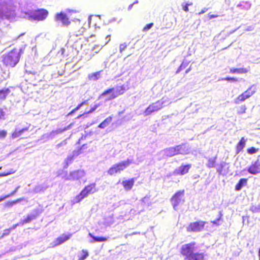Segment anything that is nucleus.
Returning a JSON list of instances; mask_svg holds the SVG:
<instances>
[{"label": "nucleus", "instance_id": "6ab92c4d", "mask_svg": "<svg viewBox=\"0 0 260 260\" xmlns=\"http://www.w3.org/2000/svg\"><path fill=\"white\" fill-rule=\"evenodd\" d=\"M10 92L9 88L0 89V101L5 100Z\"/></svg>", "mask_w": 260, "mask_h": 260}, {"label": "nucleus", "instance_id": "e433bc0d", "mask_svg": "<svg viewBox=\"0 0 260 260\" xmlns=\"http://www.w3.org/2000/svg\"><path fill=\"white\" fill-rule=\"evenodd\" d=\"M246 110V106L245 105H242L239 108L237 112L239 114H242L245 113Z\"/></svg>", "mask_w": 260, "mask_h": 260}, {"label": "nucleus", "instance_id": "0eeeda50", "mask_svg": "<svg viewBox=\"0 0 260 260\" xmlns=\"http://www.w3.org/2000/svg\"><path fill=\"white\" fill-rule=\"evenodd\" d=\"M206 221L197 220L189 223L186 226V231L188 233L200 232L204 229Z\"/></svg>", "mask_w": 260, "mask_h": 260}, {"label": "nucleus", "instance_id": "7c9ffc66", "mask_svg": "<svg viewBox=\"0 0 260 260\" xmlns=\"http://www.w3.org/2000/svg\"><path fill=\"white\" fill-rule=\"evenodd\" d=\"M100 72L92 73L88 75V79L90 80H96L100 78Z\"/></svg>", "mask_w": 260, "mask_h": 260}, {"label": "nucleus", "instance_id": "9b49d317", "mask_svg": "<svg viewBox=\"0 0 260 260\" xmlns=\"http://www.w3.org/2000/svg\"><path fill=\"white\" fill-rule=\"evenodd\" d=\"M72 236V234L69 233L68 234H62L61 236L56 238L53 243L52 244L51 247L54 248L55 247L64 242H66L68 240H69Z\"/></svg>", "mask_w": 260, "mask_h": 260}, {"label": "nucleus", "instance_id": "393cba45", "mask_svg": "<svg viewBox=\"0 0 260 260\" xmlns=\"http://www.w3.org/2000/svg\"><path fill=\"white\" fill-rule=\"evenodd\" d=\"M112 117L109 116L107 117L102 122H101L99 125L98 127L101 128H104L107 125H108L112 121Z\"/></svg>", "mask_w": 260, "mask_h": 260}, {"label": "nucleus", "instance_id": "0e129e2a", "mask_svg": "<svg viewBox=\"0 0 260 260\" xmlns=\"http://www.w3.org/2000/svg\"><path fill=\"white\" fill-rule=\"evenodd\" d=\"M137 234V233H133V234H132V235H135V234Z\"/></svg>", "mask_w": 260, "mask_h": 260}, {"label": "nucleus", "instance_id": "4468645a", "mask_svg": "<svg viewBox=\"0 0 260 260\" xmlns=\"http://www.w3.org/2000/svg\"><path fill=\"white\" fill-rule=\"evenodd\" d=\"M191 168V164H182L179 169H176L173 171V174L175 175H184L189 172Z\"/></svg>", "mask_w": 260, "mask_h": 260}, {"label": "nucleus", "instance_id": "bb28decb", "mask_svg": "<svg viewBox=\"0 0 260 260\" xmlns=\"http://www.w3.org/2000/svg\"><path fill=\"white\" fill-rule=\"evenodd\" d=\"M216 157L209 158L208 159V162L207 164V167L209 168H214L216 166Z\"/></svg>", "mask_w": 260, "mask_h": 260}, {"label": "nucleus", "instance_id": "2eb2a0df", "mask_svg": "<svg viewBox=\"0 0 260 260\" xmlns=\"http://www.w3.org/2000/svg\"><path fill=\"white\" fill-rule=\"evenodd\" d=\"M185 259L186 260H204L205 255L203 253L194 252L193 251L191 254L188 256Z\"/></svg>", "mask_w": 260, "mask_h": 260}, {"label": "nucleus", "instance_id": "4be33fe9", "mask_svg": "<svg viewBox=\"0 0 260 260\" xmlns=\"http://www.w3.org/2000/svg\"><path fill=\"white\" fill-rule=\"evenodd\" d=\"M248 71L246 68H231L230 69V72L232 74H245Z\"/></svg>", "mask_w": 260, "mask_h": 260}, {"label": "nucleus", "instance_id": "423d86ee", "mask_svg": "<svg viewBox=\"0 0 260 260\" xmlns=\"http://www.w3.org/2000/svg\"><path fill=\"white\" fill-rule=\"evenodd\" d=\"M48 14V11L46 9H38L31 12L29 14V18L37 21H43L47 17Z\"/></svg>", "mask_w": 260, "mask_h": 260}, {"label": "nucleus", "instance_id": "8fccbe9b", "mask_svg": "<svg viewBox=\"0 0 260 260\" xmlns=\"http://www.w3.org/2000/svg\"><path fill=\"white\" fill-rule=\"evenodd\" d=\"M5 113L3 109L0 108V120H3L5 118Z\"/></svg>", "mask_w": 260, "mask_h": 260}, {"label": "nucleus", "instance_id": "7ed1b4c3", "mask_svg": "<svg viewBox=\"0 0 260 260\" xmlns=\"http://www.w3.org/2000/svg\"><path fill=\"white\" fill-rule=\"evenodd\" d=\"M132 163V160L127 159L125 161L115 164L108 170L107 173L110 176L114 175L117 173H120L121 172L124 171Z\"/></svg>", "mask_w": 260, "mask_h": 260}, {"label": "nucleus", "instance_id": "864d4df0", "mask_svg": "<svg viewBox=\"0 0 260 260\" xmlns=\"http://www.w3.org/2000/svg\"><path fill=\"white\" fill-rule=\"evenodd\" d=\"M173 149H175V153H176V155H179L180 154L179 152L178 151V149L177 146L173 147Z\"/></svg>", "mask_w": 260, "mask_h": 260}, {"label": "nucleus", "instance_id": "a878e982", "mask_svg": "<svg viewBox=\"0 0 260 260\" xmlns=\"http://www.w3.org/2000/svg\"><path fill=\"white\" fill-rule=\"evenodd\" d=\"M247 182V179L246 178H242L240 179L239 181V182L237 183V184L235 186V190L239 191L240 190L242 187L243 186L244 184H246Z\"/></svg>", "mask_w": 260, "mask_h": 260}, {"label": "nucleus", "instance_id": "a211bd4d", "mask_svg": "<svg viewBox=\"0 0 260 260\" xmlns=\"http://www.w3.org/2000/svg\"><path fill=\"white\" fill-rule=\"evenodd\" d=\"M28 131V127H24L20 130L15 129L11 134V137L15 139L20 136L22 134L25 132Z\"/></svg>", "mask_w": 260, "mask_h": 260}, {"label": "nucleus", "instance_id": "603ef678", "mask_svg": "<svg viewBox=\"0 0 260 260\" xmlns=\"http://www.w3.org/2000/svg\"><path fill=\"white\" fill-rule=\"evenodd\" d=\"M19 225H23L22 224H20V221H19V222H18V223H16V224H15L13 225H12L11 228H10V229H11V230H12L15 229V228H16V227H17L18 226H19Z\"/></svg>", "mask_w": 260, "mask_h": 260}, {"label": "nucleus", "instance_id": "b1692460", "mask_svg": "<svg viewBox=\"0 0 260 260\" xmlns=\"http://www.w3.org/2000/svg\"><path fill=\"white\" fill-rule=\"evenodd\" d=\"M256 92V88L254 85L250 86L246 91L243 93L245 95L248 96V99L252 96Z\"/></svg>", "mask_w": 260, "mask_h": 260}, {"label": "nucleus", "instance_id": "c756f323", "mask_svg": "<svg viewBox=\"0 0 260 260\" xmlns=\"http://www.w3.org/2000/svg\"><path fill=\"white\" fill-rule=\"evenodd\" d=\"M175 149H173V147H172L166 149L165 150V152L167 156L172 157L176 155V153H175Z\"/></svg>", "mask_w": 260, "mask_h": 260}, {"label": "nucleus", "instance_id": "f257e3e1", "mask_svg": "<svg viewBox=\"0 0 260 260\" xmlns=\"http://www.w3.org/2000/svg\"><path fill=\"white\" fill-rule=\"evenodd\" d=\"M25 46L14 48L2 56V61L7 67L13 68L19 62L21 55L23 53Z\"/></svg>", "mask_w": 260, "mask_h": 260}, {"label": "nucleus", "instance_id": "5701e85b", "mask_svg": "<svg viewBox=\"0 0 260 260\" xmlns=\"http://www.w3.org/2000/svg\"><path fill=\"white\" fill-rule=\"evenodd\" d=\"M177 146L178 147L180 154L184 155L188 153V149L186 146L185 144L178 145Z\"/></svg>", "mask_w": 260, "mask_h": 260}, {"label": "nucleus", "instance_id": "72a5a7b5", "mask_svg": "<svg viewBox=\"0 0 260 260\" xmlns=\"http://www.w3.org/2000/svg\"><path fill=\"white\" fill-rule=\"evenodd\" d=\"M188 65V62L183 61L180 66L178 67V69L177 70L176 72V74L179 73L180 71L183 70L184 69L186 68Z\"/></svg>", "mask_w": 260, "mask_h": 260}, {"label": "nucleus", "instance_id": "09e8293b", "mask_svg": "<svg viewBox=\"0 0 260 260\" xmlns=\"http://www.w3.org/2000/svg\"><path fill=\"white\" fill-rule=\"evenodd\" d=\"M222 216V215L220 214L219 217L215 220L212 221V223L214 224L219 225V223L218 222L221 219Z\"/></svg>", "mask_w": 260, "mask_h": 260}, {"label": "nucleus", "instance_id": "f3484780", "mask_svg": "<svg viewBox=\"0 0 260 260\" xmlns=\"http://www.w3.org/2000/svg\"><path fill=\"white\" fill-rule=\"evenodd\" d=\"M246 140L244 138V137H242L241 138L236 147L237 154H238L241 151H242V150L243 149L246 145Z\"/></svg>", "mask_w": 260, "mask_h": 260}, {"label": "nucleus", "instance_id": "4c0bfd02", "mask_svg": "<svg viewBox=\"0 0 260 260\" xmlns=\"http://www.w3.org/2000/svg\"><path fill=\"white\" fill-rule=\"evenodd\" d=\"M224 167V165L223 164H220L219 167L217 169V171L219 175H224L225 172H223V169Z\"/></svg>", "mask_w": 260, "mask_h": 260}, {"label": "nucleus", "instance_id": "f704fd0d", "mask_svg": "<svg viewBox=\"0 0 260 260\" xmlns=\"http://www.w3.org/2000/svg\"><path fill=\"white\" fill-rule=\"evenodd\" d=\"M96 106H94V107L92 108L89 111H87V112H85L83 114L79 115L76 117V118L77 119H79L80 117H81L82 116H85V115H87V114L93 112L96 109Z\"/></svg>", "mask_w": 260, "mask_h": 260}, {"label": "nucleus", "instance_id": "473e14b6", "mask_svg": "<svg viewBox=\"0 0 260 260\" xmlns=\"http://www.w3.org/2000/svg\"><path fill=\"white\" fill-rule=\"evenodd\" d=\"M141 201L144 204V205H147L148 206H150L151 205V202L150 201V196H145L143 197Z\"/></svg>", "mask_w": 260, "mask_h": 260}, {"label": "nucleus", "instance_id": "f8f14e48", "mask_svg": "<svg viewBox=\"0 0 260 260\" xmlns=\"http://www.w3.org/2000/svg\"><path fill=\"white\" fill-rule=\"evenodd\" d=\"M248 172L252 175H256L260 173V161L258 158L251 164L247 169Z\"/></svg>", "mask_w": 260, "mask_h": 260}, {"label": "nucleus", "instance_id": "aec40b11", "mask_svg": "<svg viewBox=\"0 0 260 260\" xmlns=\"http://www.w3.org/2000/svg\"><path fill=\"white\" fill-rule=\"evenodd\" d=\"M24 200V198H18L15 200H14V201H8L7 202H6L4 206L5 208H11L12 207V206H13L14 205H15L16 204L19 203V202H20L21 201H23Z\"/></svg>", "mask_w": 260, "mask_h": 260}, {"label": "nucleus", "instance_id": "052dcab7", "mask_svg": "<svg viewBox=\"0 0 260 260\" xmlns=\"http://www.w3.org/2000/svg\"><path fill=\"white\" fill-rule=\"evenodd\" d=\"M191 70V67H190L189 68H188L186 71H185V74H187L190 71V70Z\"/></svg>", "mask_w": 260, "mask_h": 260}, {"label": "nucleus", "instance_id": "e2e57ef3", "mask_svg": "<svg viewBox=\"0 0 260 260\" xmlns=\"http://www.w3.org/2000/svg\"><path fill=\"white\" fill-rule=\"evenodd\" d=\"M74 124V122H73V123H71L69 124V125L68 126V128H70V127H71L72 125H73Z\"/></svg>", "mask_w": 260, "mask_h": 260}, {"label": "nucleus", "instance_id": "c85d7f7f", "mask_svg": "<svg viewBox=\"0 0 260 260\" xmlns=\"http://www.w3.org/2000/svg\"><path fill=\"white\" fill-rule=\"evenodd\" d=\"M89 235L93 239L94 242H105L108 238L105 237H95L89 234Z\"/></svg>", "mask_w": 260, "mask_h": 260}, {"label": "nucleus", "instance_id": "13d9d810", "mask_svg": "<svg viewBox=\"0 0 260 260\" xmlns=\"http://www.w3.org/2000/svg\"><path fill=\"white\" fill-rule=\"evenodd\" d=\"M76 111L75 110V109H73L69 113L68 115H72L74 113H75Z\"/></svg>", "mask_w": 260, "mask_h": 260}, {"label": "nucleus", "instance_id": "c9c22d12", "mask_svg": "<svg viewBox=\"0 0 260 260\" xmlns=\"http://www.w3.org/2000/svg\"><path fill=\"white\" fill-rule=\"evenodd\" d=\"M258 148H256L254 147H251L247 150V152L249 154H253L258 152Z\"/></svg>", "mask_w": 260, "mask_h": 260}, {"label": "nucleus", "instance_id": "79ce46f5", "mask_svg": "<svg viewBox=\"0 0 260 260\" xmlns=\"http://www.w3.org/2000/svg\"><path fill=\"white\" fill-rule=\"evenodd\" d=\"M222 80L230 82H237L238 80L237 78L234 77H226Z\"/></svg>", "mask_w": 260, "mask_h": 260}, {"label": "nucleus", "instance_id": "1a4fd4ad", "mask_svg": "<svg viewBox=\"0 0 260 260\" xmlns=\"http://www.w3.org/2000/svg\"><path fill=\"white\" fill-rule=\"evenodd\" d=\"M163 102L158 100L154 103H151L145 110V115L146 116L150 115L152 113L160 110L163 107Z\"/></svg>", "mask_w": 260, "mask_h": 260}, {"label": "nucleus", "instance_id": "dca6fc26", "mask_svg": "<svg viewBox=\"0 0 260 260\" xmlns=\"http://www.w3.org/2000/svg\"><path fill=\"white\" fill-rule=\"evenodd\" d=\"M135 179L131 178L128 180H124L122 182V184L125 190H131L134 185Z\"/></svg>", "mask_w": 260, "mask_h": 260}, {"label": "nucleus", "instance_id": "680f3d73", "mask_svg": "<svg viewBox=\"0 0 260 260\" xmlns=\"http://www.w3.org/2000/svg\"><path fill=\"white\" fill-rule=\"evenodd\" d=\"M106 39H108V41H107V43H107L110 40V35H108L106 37Z\"/></svg>", "mask_w": 260, "mask_h": 260}, {"label": "nucleus", "instance_id": "ddd939ff", "mask_svg": "<svg viewBox=\"0 0 260 260\" xmlns=\"http://www.w3.org/2000/svg\"><path fill=\"white\" fill-rule=\"evenodd\" d=\"M55 19L56 21L61 22L64 26H68L71 23V21L67 14L62 12L56 14Z\"/></svg>", "mask_w": 260, "mask_h": 260}, {"label": "nucleus", "instance_id": "a18cd8bd", "mask_svg": "<svg viewBox=\"0 0 260 260\" xmlns=\"http://www.w3.org/2000/svg\"><path fill=\"white\" fill-rule=\"evenodd\" d=\"M14 192L7 195L2 196L0 197V202L5 200L6 199L12 196L14 194Z\"/></svg>", "mask_w": 260, "mask_h": 260}, {"label": "nucleus", "instance_id": "39448f33", "mask_svg": "<svg viewBox=\"0 0 260 260\" xmlns=\"http://www.w3.org/2000/svg\"><path fill=\"white\" fill-rule=\"evenodd\" d=\"M184 193L185 190L183 189L177 191L172 196L170 201L174 209L177 210L178 206L184 202Z\"/></svg>", "mask_w": 260, "mask_h": 260}, {"label": "nucleus", "instance_id": "6e6552de", "mask_svg": "<svg viewBox=\"0 0 260 260\" xmlns=\"http://www.w3.org/2000/svg\"><path fill=\"white\" fill-rule=\"evenodd\" d=\"M196 248V243L194 242H190L183 245L180 249V254L185 257V259L194 251Z\"/></svg>", "mask_w": 260, "mask_h": 260}, {"label": "nucleus", "instance_id": "9d476101", "mask_svg": "<svg viewBox=\"0 0 260 260\" xmlns=\"http://www.w3.org/2000/svg\"><path fill=\"white\" fill-rule=\"evenodd\" d=\"M85 173L83 170H74L65 176L66 180L77 181L80 180L85 176Z\"/></svg>", "mask_w": 260, "mask_h": 260}, {"label": "nucleus", "instance_id": "bf43d9fd", "mask_svg": "<svg viewBox=\"0 0 260 260\" xmlns=\"http://www.w3.org/2000/svg\"><path fill=\"white\" fill-rule=\"evenodd\" d=\"M76 111L75 110V109H73L69 113L68 115H72L74 113H75Z\"/></svg>", "mask_w": 260, "mask_h": 260}, {"label": "nucleus", "instance_id": "37998d69", "mask_svg": "<svg viewBox=\"0 0 260 260\" xmlns=\"http://www.w3.org/2000/svg\"><path fill=\"white\" fill-rule=\"evenodd\" d=\"M11 230L10 229V228L4 230L3 231V232L2 234L1 237H3L4 236H7V235H9L10 232H11Z\"/></svg>", "mask_w": 260, "mask_h": 260}, {"label": "nucleus", "instance_id": "49530a36", "mask_svg": "<svg viewBox=\"0 0 260 260\" xmlns=\"http://www.w3.org/2000/svg\"><path fill=\"white\" fill-rule=\"evenodd\" d=\"M7 134V132L6 130L0 131V139L5 138Z\"/></svg>", "mask_w": 260, "mask_h": 260}, {"label": "nucleus", "instance_id": "20e7f679", "mask_svg": "<svg viewBox=\"0 0 260 260\" xmlns=\"http://www.w3.org/2000/svg\"><path fill=\"white\" fill-rule=\"evenodd\" d=\"M95 186V183H90L85 186L81 192L75 197L76 202L79 203L88 194L95 192L97 191Z\"/></svg>", "mask_w": 260, "mask_h": 260}, {"label": "nucleus", "instance_id": "4d7b16f0", "mask_svg": "<svg viewBox=\"0 0 260 260\" xmlns=\"http://www.w3.org/2000/svg\"><path fill=\"white\" fill-rule=\"evenodd\" d=\"M87 102H88V101L87 100H85L84 101H83L82 102H81L80 104L82 106L84 105H86L87 104Z\"/></svg>", "mask_w": 260, "mask_h": 260}, {"label": "nucleus", "instance_id": "ea45409f", "mask_svg": "<svg viewBox=\"0 0 260 260\" xmlns=\"http://www.w3.org/2000/svg\"><path fill=\"white\" fill-rule=\"evenodd\" d=\"M192 5V3H190L189 4H188V3H186V4H183L182 5V6L183 7V10L185 11V12H188L189 11V9H188V6H191Z\"/></svg>", "mask_w": 260, "mask_h": 260}, {"label": "nucleus", "instance_id": "cd10ccee", "mask_svg": "<svg viewBox=\"0 0 260 260\" xmlns=\"http://www.w3.org/2000/svg\"><path fill=\"white\" fill-rule=\"evenodd\" d=\"M248 99V96L245 95L243 92L242 94H240L235 100V103L239 104L240 102H244L246 100Z\"/></svg>", "mask_w": 260, "mask_h": 260}, {"label": "nucleus", "instance_id": "c03bdc74", "mask_svg": "<svg viewBox=\"0 0 260 260\" xmlns=\"http://www.w3.org/2000/svg\"><path fill=\"white\" fill-rule=\"evenodd\" d=\"M14 172H15V171H10L7 172L1 173H0V177L7 176L8 175L13 174Z\"/></svg>", "mask_w": 260, "mask_h": 260}, {"label": "nucleus", "instance_id": "412c9836", "mask_svg": "<svg viewBox=\"0 0 260 260\" xmlns=\"http://www.w3.org/2000/svg\"><path fill=\"white\" fill-rule=\"evenodd\" d=\"M36 215H27L24 219L20 221V223L24 225L25 224L30 222L32 220L36 218Z\"/></svg>", "mask_w": 260, "mask_h": 260}, {"label": "nucleus", "instance_id": "5fc2aeb1", "mask_svg": "<svg viewBox=\"0 0 260 260\" xmlns=\"http://www.w3.org/2000/svg\"><path fill=\"white\" fill-rule=\"evenodd\" d=\"M81 107H82V105L80 103L76 108H74L75 110H76V111H78V110H79L80 109V108Z\"/></svg>", "mask_w": 260, "mask_h": 260}, {"label": "nucleus", "instance_id": "a19ab883", "mask_svg": "<svg viewBox=\"0 0 260 260\" xmlns=\"http://www.w3.org/2000/svg\"><path fill=\"white\" fill-rule=\"evenodd\" d=\"M153 26V23H150L146 25L143 28L144 31H146L150 29Z\"/></svg>", "mask_w": 260, "mask_h": 260}, {"label": "nucleus", "instance_id": "6e6d98bb", "mask_svg": "<svg viewBox=\"0 0 260 260\" xmlns=\"http://www.w3.org/2000/svg\"><path fill=\"white\" fill-rule=\"evenodd\" d=\"M208 8H204V10H202L200 13H199V14H203L204 13H205V12H207L208 11Z\"/></svg>", "mask_w": 260, "mask_h": 260}, {"label": "nucleus", "instance_id": "58836bf2", "mask_svg": "<svg viewBox=\"0 0 260 260\" xmlns=\"http://www.w3.org/2000/svg\"><path fill=\"white\" fill-rule=\"evenodd\" d=\"M127 45L125 43L121 44L119 46L120 52L122 53L123 51H124L127 48Z\"/></svg>", "mask_w": 260, "mask_h": 260}, {"label": "nucleus", "instance_id": "3c124183", "mask_svg": "<svg viewBox=\"0 0 260 260\" xmlns=\"http://www.w3.org/2000/svg\"><path fill=\"white\" fill-rule=\"evenodd\" d=\"M208 16L209 19H213L219 17V15L218 14H212L210 13L208 14Z\"/></svg>", "mask_w": 260, "mask_h": 260}, {"label": "nucleus", "instance_id": "de8ad7c7", "mask_svg": "<svg viewBox=\"0 0 260 260\" xmlns=\"http://www.w3.org/2000/svg\"><path fill=\"white\" fill-rule=\"evenodd\" d=\"M251 210L253 212H260V204L256 207H252Z\"/></svg>", "mask_w": 260, "mask_h": 260}, {"label": "nucleus", "instance_id": "f03ea898", "mask_svg": "<svg viewBox=\"0 0 260 260\" xmlns=\"http://www.w3.org/2000/svg\"><path fill=\"white\" fill-rule=\"evenodd\" d=\"M126 90L124 85L117 86L115 88H109L103 91L100 95L99 99L104 98L105 102L113 100L118 96L123 94Z\"/></svg>", "mask_w": 260, "mask_h": 260}, {"label": "nucleus", "instance_id": "2f4dec72", "mask_svg": "<svg viewBox=\"0 0 260 260\" xmlns=\"http://www.w3.org/2000/svg\"><path fill=\"white\" fill-rule=\"evenodd\" d=\"M81 252L82 255L79 256L78 260H84L89 256V253L87 250L82 249Z\"/></svg>", "mask_w": 260, "mask_h": 260}]
</instances>
